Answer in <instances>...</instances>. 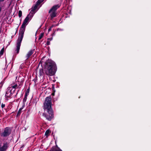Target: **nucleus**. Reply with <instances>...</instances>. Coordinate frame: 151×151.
Instances as JSON below:
<instances>
[{
    "label": "nucleus",
    "mask_w": 151,
    "mask_h": 151,
    "mask_svg": "<svg viewBox=\"0 0 151 151\" xmlns=\"http://www.w3.org/2000/svg\"><path fill=\"white\" fill-rule=\"evenodd\" d=\"M44 112L43 115L47 119L50 120L53 117V112L52 108V99L50 96L47 97L43 103Z\"/></svg>",
    "instance_id": "nucleus-1"
},
{
    "label": "nucleus",
    "mask_w": 151,
    "mask_h": 151,
    "mask_svg": "<svg viewBox=\"0 0 151 151\" xmlns=\"http://www.w3.org/2000/svg\"><path fill=\"white\" fill-rule=\"evenodd\" d=\"M29 19V17H28V16H27L24 20L23 24L22 25L20 29L19 34V37L17 40L16 46L17 47L16 51L17 53H18L19 52L21 45V43L23 37V34L25 30V27L27 24V22H28Z\"/></svg>",
    "instance_id": "nucleus-2"
},
{
    "label": "nucleus",
    "mask_w": 151,
    "mask_h": 151,
    "mask_svg": "<svg viewBox=\"0 0 151 151\" xmlns=\"http://www.w3.org/2000/svg\"><path fill=\"white\" fill-rule=\"evenodd\" d=\"M56 70L55 63L50 60H48L46 63L45 72L46 74L52 76L55 74Z\"/></svg>",
    "instance_id": "nucleus-3"
},
{
    "label": "nucleus",
    "mask_w": 151,
    "mask_h": 151,
    "mask_svg": "<svg viewBox=\"0 0 151 151\" xmlns=\"http://www.w3.org/2000/svg\"><path fill=\"white\" fill-rule=\"evenodd\" d=\"M11 133L10 129L8 127H6L5 129L3 132L1 134V136L4 137L7 136L9 135Z\"/></svg>",
    "instance_id": "nucleus-4"
},
{
    "label": "nucleus",
    "mask_w": 151,
    "mask_h": 151,
    "mask_svg": "<svg viewBox=\"0 0 151 151\" xmlns=\"http://www.w3.org/2000/svg\"><path fill=\"white\" fill-rule=\"evenodd\" d=\"M15 90H12V87H9L6 93L5 96L7 97H10L14 91Z\"/></svg>",
    "instance_id": "nucleus-5"
},
{
    "label": "nucleus",
    "mask_w": 151,
    "mask_h": 151,
    "mask_svg": "<svg viewBox=\"0 0 151 151\" xmlns=\"http://www.w3.org/2000/svg\"><path fill=\"white\" fill-rule=\"evenodd\" d=\"M49 12L50 14V16L52 18L55 17L56 16V12H53L52 10H50Z\"/></svg>",
    "instance_id": "nucleus-6"
},
{
    "label": "nucleus",
    "mask_w": 151,
    "mask_h": 151,
    "mask_svg": "<svg viewBox=\"0 0 151 151\" xmlns=\"http://www.w3.org/2000/svg\"><path fill=\"white\" fill-rule=\"evenodd\" d=\"M44 0H38L37 1V3L35 5L34 8L32 9V11H34L35 10H36V9L37 7Z\"/></svg>",
    "instance_id": "nucleus-7"
},
{
    "label": "nucleus",
    "mask_w": 151,
    "mask_h": 151,
    "mask_svg": "<svg viewBox=\"0 0 151 151\" xmlns=\"http://www.w3.org/2000/svg\"><path fill=\"white\" fill-rule=\"evenodd\" d=\"M60 6V5L58 4L55 5L53 6L52 8L50 9V10H52L53 12H56V10L59 8Z\"/></svg>",
    "instance_id": "nucleus-8"
},
{
    "label": "nucleus",
    "mask_w": 151,
    "mask_h": 151,
    "mask_svg": "<svg viewBox=\"0 0 151 151\" xmlns=\"http://www.w3.org/2000/svg\"><path fill=\"white\" fill-rule=\"evenodd\" d=\"M7 148V144L5 143L4 145L0 148V151H4Z\"/></svg>",
    "instance_id": "nucleus-9"
},
{
    "label": "nucleus",
    "mask_w": 151,
    "mask_h": 151,
    "mask_svg": "<svg viewBox=\"0 0 151 151\" xmlns=\"http://www.w3.org/2000/svg\"><path fill=\"white\" fill-rule=\"evenodd\" d=\"M33 53V51L32 50H30L27 53L26 58L27 59H28L30 56Z\"/></svg>",
    "instance_id": "nucleus-10"
},
{
    "label": "nucleus",
    "mask_w": 151,
    "mask_h": 151,
    "mask_svg": "<svg viewBox=\"0 0 151 151\" xmlns=\"http://www.w3.org/2000/svg\"><path fill=\"white\" fill-rule=\"evenodd\" d=\"M50 151H62L60 148L56 147H53Z\"/></svg>",
    "instance_id": "nucleus-11"
},
{
    "label": "nucleus",
    "mask_w": 151,
    "mask_h": 151,
    "mask_svg": "<svg viewBox=\"0 0 151 151\" xmlns=\"http://www.w3.org/2000/svg\"><path fill=\"white\" fill-rule=\"evenodd\" d=\"M11 86L9 87H12V88H15L17 86V84L16 83H12L10 85Z\"/></svg>",
    "instance_id": "nucleus-12"
},
{
    "label": "nucleus",
    "mask_w": 151,
    "mask_h": 151,
    "mask_svg": "<svg viewBox=\"0 0 151 151\" xmlns=\"http://www.w3.org/2000/svg\"><path fill=\"white\" fill-rule=\"evenodd\" d=\"M50 133V131L48 129L45 132V135L46 136H47Z\"/></svg>",
    "instance_id": "nucleus-13"
},
{
    "label": "nucleus",
    "mask_w": 151,
    "mask_h": 151,
    "mask_svg": "<svg viewBox=\"0 0 151 151\" xmlns=\"http://www.w3.org/2000/svg\"><path fill=\"white\" fill-rule=\"evenodd\" d=\"M43 33H42L40 34V35H39V40H40L43 36Z\"/></svg>",
    "instance_id": "nucleus-14"
},
{
    "label": "nucleus",
    "mask_w": 151,
    "mask_h": 151,
    "mask_svg": "<svg viewBox=\"0 0 151 151\" xmlns=\"http://www.w3.org/2000/svg\"><path fill=\"white\" fill-rule=\"evenodd\" d=\"M19 17H21L22 16V12L20 10L19 11Z\"/></svg>",
    "instance_id": "nucleus-15"
},
{
    "label": "nucleus",
    "mask_w": 151,
    "mask_h": 151,
    "mask_svg": "<svg viewBox=\"0 0 151 151\" xmlns=\"http://www.w3.org/2000/svg\"><path fill=\"white\" fill-rule=\"evenodd\" d=\"M4 48H3L0 51V55H2L4 53Z\"/></svg>",
    "instance_id": "nucleus-16"
},
{
    "label": "nucleus",
    "mask_w": 151,
    "mask_h": 151,
    "mask_svg": "<svg viewBox=\"0 0 151 151\" xmlns=\"http://www.w3.org/2000/svg\"><path fill=\"white\" fill-rule=\"evenodd\" d=\"M5 106V104L2 103L1 105V107L2 108H4Z\"/></svg>",
    "instance_id": "nucleus-17"
},
{
    "label": "nucleus",
    "mask_w": 151,
    "mask_h": 151,
    "mask_svg": "<svg viewBox=\"0 0 151 151\" xmlns=\"http://www.w3.org/2000/svg\"><path fill=\"white\" fill-rule=\"evenodd\" d=\"M46 44H47V45H50V41H47V42Z\"/></svg>",
    "instance_id": "nucleus-18"
},
{
    "label": "nucleus",
    "mask_w": 151,
    "mask_h": 151,
    "mask_svg": "<svg viewBox=\"0 0 151 151\" xmlns=\"http://www.w3.org/2000/svg\"><path fill=\"white\" fill-rule=\"evenodd\" d=\"M51 28H52V27H50V28L49 29H48V31L49 32V31H50L51 30Z\"/></svg>",
    "instance_id": "nucleus-19"
},
{
    "label": "nucleus",
    "mask_w": 151,
    "mask_h": 151,
    "mask_svg": "<svg viewBox=\"0 0 151 151\" xmlns=\"http://www.w3.org/2000/svg\"><path fill=\"white\" fill-rule=\"evenodd\" d=\"M27 96V93H26L25 94V97H26Z\"/></svg>",
    "instance_id": "nucleus-20"
},
{
    "label": "nucleus",
    "mask_w": 151,
    "mask_h": 151,
    "mask_svg": "<svg viewBox=\"0 0 151 151\" xmlns=\"http://www.w3.org/2000/svg\"><path fill=\"white\" fill-rule=\"evenodd\" d=\"M19 111H19L18 113V114H19Z\"/></svg>",
    "instance_id": "nucleus-21"
},
{
    "label": "nucleus",
    "mask_w": 151,
    "mask_h": 151,
    "mask_svg": "<svg viewBox=\"0 0 151 151\" xmlns=\"http://www.w3.org/2000/svg\"><path fill=\"white\" fill-rule=\"evenodd\" d=\"M1 86H0V88H1Z\"/></svg>",
    "instance_id": "nucleus-22"
}]
</instances>
